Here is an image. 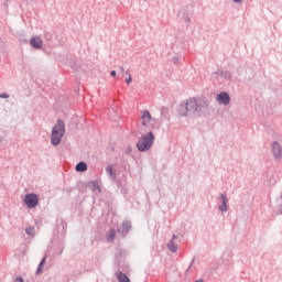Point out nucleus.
I'll use <instances>...</instances> for the list:
<instances>
[{
  "mask_svg": "<svg viewBox=\"0 0 282 282\" xmlns=\"http://www.w3.org/2000/svg\"><path fill=\"white\" fill-rule=\"evenodd\" d=\"M208 100L189 98L183 101L178 107V115L183 117L194 116L195 118H202L208 113Z\"/></svg>",
  "mask_w": 282,
  "mask_h": 282,
  "instance_id": "1",
  "label": "nucleus"
},
{
  "mask_svg": "<svg viewBox=\"0 0 282 282\" xmlns=\"http://www.w3.org/2000/svg\"><path fill=\"white\" fill-rule=\"evenodd\" d=\"M63 135H65V122L58 120L52 130L51 144L58 147L61 140H63Z\"/></svg>",
  "mask_w": 282,
  "mask_h": 282,
  "instance_id": "2",
  "label": "nucleus"
},
{
  "mask_svg": "<svg viewBox=\"0 0 282 282\" xmlns=\"http://www.w3.org/2000/svg\"><path fill=\"white\" fill-rule=\"evenodd\" d=\"M153 142H155V137L153 135V132H149L147 135L141 137L137 147L139 151H149V149L153 147Z\"/></svg>",
  "mask_w": 282,
  "mask_h": 282,
  "instance_id": "3",
  "label": "nucleus"
},
{
  "mask_svg": "<svg viewBox=\"0 0 282 282\" xmlns=\"http://www.w3.org/2000/svg\"><path fill=\"white\" fill-rule=\"evenodd\" d=\"M24 204H26L28 208H36L39 204V196L36 194H29L24 197Z\"/></svg>",
  "mask_w": 282,
  "mask_h": 282,
  "instance_id": "4",
  "label": "nucleus"
},
{
  "mask_svg": "<svg viewBox=\"0 0 282 282\" xmlns=\"http://www.w3.org/2000/svg\"><path fill=\"white\" fill-rule=\"evenodd\" d=\"M141 124L144 129H151V112L147 110L141 112Z\"/></svg>",
  "mask_w": 282,
  "mask_h": 282,
  "instance_id": "5",
  "label": "nucleus"
},
{
  "mask_svg": "<svg viewBox=\"0 0 282 282\" xmlns=\"http://www.w3.org/2000/svg\"><path fill=\"white\" fill-rule=\"evenodd\" d=\"M271 152L273 153V156L275 158V160H281L282 158V148H281V143L274 141L271 145Z\"/></svg>",
  "mask_w": 282,
  "mask_h": 282,
  "instance_id": "6",
  "label": "nucleus"
},
{
  "mask_svg": "<svg viewBox=\"0 0 282 282\" xmlns=\"http://www.w3.org/2000/svg\"><path fill=\"white\" fill-rule=\"evenodd\" d=\"M217 101L219 105H230V95L228 93H220L217 95Z\"/></svg>",
  "mask_w": 282,
  "mask_h": 282,
  "instance_id": "7",
  "label": "nucleus"
},
{
  "mask_svg": "<svg viewBox=\"0 0 282 282\" xmlns=\"http://www.w3.org/2000/svg\"><path fill=\"white\" fill-rule=\"evenodd\" d=\"M30 44L32 47H35V50H41L43 47V41L39 36L32 37Z\"/></svg>",
  "mask_w": 282,
  "mask_h": 282,
  "instance_id": "8",
  "label": "nucleus"
},
{
  "mask_svg": "<svg viewBox=\"0 0 282 282\" xmlns=\"http://www.w3.org/2000/svg\"><path fill=\"white\" fill-rule=\"evenodd\" d=\"M220 199L221 206L219 207V210H221V213H226V210H228V198L226 197V194H221Z\"/></svg>",
  "mask_w": 282,
  "mask_h": 282,
  "instance_id": "9",
  "label": "nucleus"
},
{
  "mask_svg": "<svg viewBox=\"0 0 282 282\" xmlns=\"http://www.w3.org/2000/svg\"><path fill=\"white\" fill-rule=\"evenodd\" d=\"M117 279L119 282H131V280H129V276H127V274L122 273V271L117 272Z\"/></svg>",
  "mask_w": 282,
  "mask_h": 282,
  "instance_id": "10",
  "label": "nucleus"
},
{
  "mask_svg": "<svg viewBox=\"0 0 282 282\" xmlns=\"http://www.w3.org/2000/svg\"><path fill=\"white\" fill-rule=\"evenodd\" d=\"M174 239H176V236H173L172 240L167 243V248L171 252H177V246L173 241Z\"/></svg>",
  "mask_w": 282,
  "mask_h": 282,
  "instance_id": "11",
  "label": "nucleus"
},
{
  "mask_svg": "<svg viewBox=\"0 0 282 282\" xmlns=\"http://www.w3.org/2000/svg\"><path fill=\"white\" fill-rule=\"evenodd\" d=\"M76 171L79 173H84V171H87V163L80 162L76 165Z\"/></svg>",
  "mask_w": 282,
  "mask_h": 282,
  "instance_id": "12",
  "label": "nucleus"
},
{
  "mask_svg": "<svg viewBox=\"0 0 282 282\" xmlns=\"http://www.w3.org/2000/svg\"><path fill=\"white\" fill-rule=\"evenodd\" d=\"M106 173H107V175H109V177H111L112 180H116V173H113L112 165H108L106 167Z\"/></svg>",
  "mask_w": 282,
  "mask_h": 282,
  "instance_id": "13",
  "label": "nucleus"
},
{
  "mask_svg": "<svg viewBox=\"0 0 282 282\" xmlns=\"http://www.w3.org/2000/svg\"><path fill=\"white\" fill-rule=\"evenodd\" d=\"M45 259H47V257H44L40 262V265L37 268V273L43 272V263H45Z\"/></svg>",
  "mask_w": 282,
  "mask_h": 282,
  "instance_id": "14",
  "label": "nucleus"
},
{
  "mask_svg": "<svg viewBox=\"0 0 282 282\" xmlns=\"http://www.w3.org/2000/svg\"><path fill=\"white\" fill-rule=\"evenodd\" d=\"M25 232H26V235L32 236V235H34V228L33 227H29V228H26Z\"/></svg>",
  "mask_w": 282,
  "mask_h": 282,
  "instance_id": "15",
  "label": "nucleus"
},
{
  "mask_svg": "<svg viewBox=\"0 0 282 282\" xmlns=\"http://www.w3.org/2000/svg\"><path fill=\"white\" fill-rule=\"evenodd\" d=\"M113 237H116V230H111L110 231V239H111V241H113Z\"/></svg>",
  "mask_w": 282,
  "mask_h": 282,
  "instance_id": "16",
  "label": "nucleus"
},
{
  "mask_svg": "<svg viewBox=\"0 0 282 282\" xmlns=\"http://www.w3.org/2000/svg\"><path fill=\"white\" fill-rule=\"evenodd\" d=\"M127 85H131L132 83V78L131 75H129V77L126 79Z\"/></svg>",
  "mask_w": 282,
  "mask_h": 282,
  "instance_id": "17",
  "label": "nucleus"
},
{
  "mask_svg": "<svg viewBox=\"0 0 282 282\" xmlns=\"http://www.w3.org/2000/svg\"><path fill=\"white\" fill-rule=\"evenodd\" d=\"M0 98H10V95H8L7 93L0 94Z\"/></svg>",
  "mask_w": 282,
  "mask_h": 282,
  "instance_id": "18",
  "label": "nucleus"
},
{
  "mask_svg": "<svg viewBox=\"0 0 282 282\" xmlns=\"http://www.w3.org/2000/svg\"><path fill=\"white\" fill-rule=\"evenodd\" d=\"M122 226H123V228H126V230H129V228H131V226L129 225V223H124Z\"/></svg>",
  "mask_w": 282,
  "mask_h": 282,
  "instance_id": "19",
  "label": "nucleus"
},
{
  "mask_svg": "<svg viewBox=\"0 0 282 282\" xmlns=\"http://www.w3.org/2000/svg\"><path fill=\"white\" fill-rule=\"evenodd\" d=\"M15 282H23V278H17Z\"/></svg>",
  "mask_w": 282,
  "mask_h": 282,
  "instance_id": "20",
  "label": "nucleus"
},
{
  "mask_svg": "<svg viewBox=\"0 0 282 282\" xmlns=\"http://www.w3.org/2000/svg\"><path fill=\"white\" fill-rule=\"evenodd\" d=\"M235 3H241L243 0H234Z\"/></svg>",
  "mask_w": 282,
  "mask_h": 282,
  "instance_id": "21",
  "label": "nucleus"
},
{
  "mask_svg": "<svg viewBox=\"0 0 282 282\" xmlns=\"http://www.w3.org/2000/svg\"><path fill=\"white\" fill-rule=\"evenodd\" d=\"M111 76H116V70H112V72H111Z\"/></svg>",
  "mask_w": 282,
  "mask_h": 282,
  "instance_id": "22",
  "label": "nucleus"
}]
</instances>
